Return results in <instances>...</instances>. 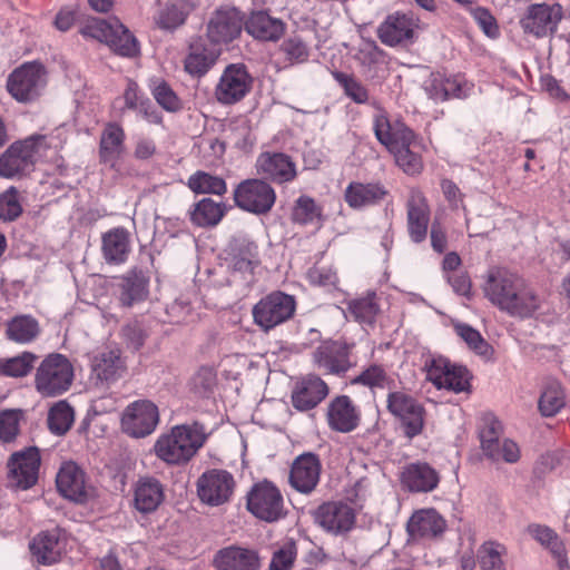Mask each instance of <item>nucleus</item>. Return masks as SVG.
Returning <instances> with one entry per match:
<instances>
[{
  "label": "nucleus",
  "mask_w": 570,
  "mask_h": 570,
  "mask_svg": "<svg viewBox=\"0 0 570 570\" xmlns=\"http://www.w3.org/2000/svg\"><path fill=\"white\" fill-rule=\"evenodd\" d=\"M529 533L551 553L563 546L557 532L547 525H530Z\"/></svg>",
  "instance_id": "0e129e2a"
},
{
  "label": "nucleus",
  "mask_w": 570,
  "mask_h": 570,
  "mask_svg": "<svg viewBox=\"0 0 570 570\" xmlns=\"http://www.w3.org/2000/svg\"><path fill=\"white\" fill-rule=\"evenodd\" d=\"M148 88L156 102L166 111L176 112L181 109L180 98L163 78L151 77L148 80Z\"/></svg>",
  "instance_id": "a18cd8bd"
},
{
  "label": "nucleus",
  "mask_w": 570,
  "mask_h": 570,
  "mask_svg": "<svg viewBox=\"0 0 570 570\" xmlns=\"http://www.w3.org/2000/svg\"><path fill=\"white\" fill-rule=\"evenodd\" d=\"M47 85V70L38 61L24 62L8 77L7 89L19 102L36 100Z\"/></svg>",
  "instance_id": "423d86ee"
},
{
  "label": "nucleus",
  "mask_w": 570,
  "mask_h": 570,
  "mask_svg": "<svg viewBox=\"0 0 570 570\" xmlns=\"http://www.w3.org/2000/svg\"><path fill=\"white\" fill-rule=\"evenodd\" d=\"M109 40V48L117 55L134 58L139 55V45L135 36L118 20Z\"/></svg>",
  "instance_id": "8fccbe9b"
},
{
  "label": "nucleus",
  "mask_w": 570,
  "mask_h": 570,
  "mask_svg": "<svg viewBox=\"0 0 570 570\" xmlns=\"http://www.w3.org/2000/svg\"><path fill=\"white\" fill-rule=\"evenodd\" d=\"M37 356L30 352H23L20 355L1 360L0 374L9 377H23L32 368Z\"/></svg>",
  "instance_id": "5fc2aeb1"
},
{
  "label": "nucleus",
  "mask_w": 570,
  "mask_h": 570,
  "mask_svg": "<svg viewBox=\"0 0 570 570\" xmlns=\"http://www.w3.org/2000/svg\"><path fill=\"white\" fill-rule=\"evenodd\" d=\"M373 127L377 140L394 155L396 164L406 174L414 175L422 170L421 156L411 149L414 132L409 127L403 122H390L382 111L374 116Z\"/></svg>",
  "instance_id": "7ed1b4c3"
},
{
  "label": "nucleus",
  "mask_w": 570,
  "mask_h": 570,
  "mask_svg": "<svg viewBox=\"0 0 570 570\" xmlns=\"http://www.w3.org/2000/svg\"><path fill=\"white\" fill-rule=\"evenodd\" d=\"M416 23L407 14L394 13L385 18L377 28L379 39L386 46L394 47L412 42Z\"/></svg>",
  "instance_id": "c85d7f7f"
},
{
  "label": "nucleus",
  "mask_w": 570,
  "mask_h": 570,
  "mask_svg": "<svg viewBox=\"0 0 570 570\" xmlns=\"http://www.w3.org/2000/svg\"><path fill=\"white\" fill-rule=\"evenodd\" d=\"M501 423L493 416L484 420V426L480 432L481 446L484 454L493 460H499Z\"/></svg>",
  "instance_id": "603ef678"
},
{
  "label": "nucleus",
  "mask_w": 570,
  "mask_h": 570,
  "mask_svg": "<svg viewBox=\"0 0 570 570\" xmlns=\"http://www.w3.org/2000/svg\"><path fill=\"white\" fill-rule=\"evenodd\" d=\"M40 454L37 448L13 453L8 461V478L12 487L27 490L38 480Z\"/></svg>",
  "instance_id": "f3484780"
},
{
  "label": "nucleus",
  "mask_w": 570,
  "mask_h": 570,
  "mask_svg": "<svg viewBox=\"0 0 570 570\" xmlns=\"http://www.w3.org/2000/svg\"><path fill=\"white\" fill-rule=\"evenodd\" d=\"M225 215V206L212 198H203L195 204L190 220L199 227L216 226Z\"/></svg>",
  "instance_id": "37998d69"
},
{
  "label": "nucleus",
  "mask_w": 570,
  "mask_h": 570,
  "mask_svg": "<svg viewBox=\"0 0 570 570\" xmlns=\"http://www.w3.org/2000/svg\"><path fill=\"white\" fill-rule=\"evenodd\" d=\"M314 363L330 374L347 372L354 362L350 358V346L337 341L322 343L313 353Z\"/></svg>",
  "instance_id": "b1692460"
},
{
  "label": "nucleus",
  "mask_w": 570,
  "mask_h": 570,
  "mask_svg": "<svg viewBox=\"0 0 570 570\" xmlns=\"http://www.w3.org/2000/svg\"><path fill=\"white\" fill-rule=\"evenodd\" d=\"M73 377L69 358L60 353H51L36 368L35 389L42 397H56L71 387Z\"/></svg>",
  "instance_id": "20e7f679"
},
{
  "label": "nucleus",
  "mask_w": 570,
  "mask_h": 570,
  "mask_svg": "<svg viewBox=\"0 0 570 570\" xmlns=\"http://www.w3.org/2000/svg\"><path fill=\"white\" fill-rule=\"evenodd\" d=\"M261 566L258 551L239 544L224 547L213 557L215 570H259Z\"/></svg>",
  "instance_id": "5701e85b"
},
{
  "label": "nucleus",
  "mask_w": 570,
  "mask_h": 570,
  "mask_svg": "<svg viewBox=\"0 0 570 570\" xmlns=\"http://www.w3.org/2000/svg\"><path fill=\"white\" fill-rule=\"evenodd\" d=\"M222 48L210 42L206 43V39L199 37L189 46V53L185 59V70L191 76H204L216 63Z\"/></svg>",
  "instance_id": "2f4dec72"
},
{
  "label": "nucleus",
  "mask_w": 570,
  "mask_h": 570,
  "mask_svg": "<svg viewBox=\"0 0 570 570\" xmlns=\"http://www.w3.org/2000/svg\"><path fill=\"white\" fill-rule=\"evenodd\" d=\"M125 151V131L118 125L109 122L100 136V161L115 167Z\"/></svg>",
  "instance_id": "e433bc0d"
},
{
  "label": "nucleus",
  "mask_w": 570,
  "mask_h": 570,
  "mask_svg": "<svg viewBox=\"0 0 570 570\" xmlns=\"http://www.w3.org/2000/svg\"><path fill=\"white\" fill-rule=\"evenodd\" d=\"M563 10L561 4L539 3L529 7L525 17L521 20L523 30L535 37H544L557 30L562 19Z\"/></svg>",
  "instance_id": "4be33fe9"
},
{
  "label": "nucleus",
  "mask_w": 570,
  "mask_h": 570,
  "mask_svg": "<svg viewBox=\"0 0 570 570\" xmlns=\"http://www.w3.org/2000/svg\"><path fill=\"white\" fill-rule=\"evenodd\" d=\"M401 482L411 492H431L439 482V473L425 462L410 463L401 473Z\"/></svg>",
  "instance_id": "f704fd0d"
},
{
  "label": "nucleus",
  "mask_w": 570,
  "mask_h": 570,
  "mask_svg": "<svg viewBox=\"0 0 570 570\" xmlns=\"http://www.w3.org/2000/svg\"><path fill=\"white\" fill-rule=\"evenodd\" d=\"M471 14L488 37L497 38L499 36L497 21L488 9L483 7L472 8Z\"/></svg>",
  "instance_id": "774afa93"
},
{
  "label": "nucleus",
  "mask_w": 570,
  "mask_h": 570,
  "mask_svg": "<svg viewBox=\"0 0 570 570\" xmlns=\"http://www.w3.org/2000/svg\"><path fill=\"white\" fill-rule=\"evenodd\" d=\"M387 195L389 190L380 181H352L347 185L344 191L345 202L353 209L375 206Z\"/></svg>",
  "instance_id": "473e14b6"
},
{
  "label": "nucleus",
  "mask_w": 570,
  "mask_h": 570,
  "mask_svg": "<svg viewBox=\"0 0 570 570\" xmlns=\"http://www.w3.org/2000/svg\"><path fill=\"white\" fill-rule=\"evenodd\" d=\"M227 262L234 281L239 278L245 285L255 281V269L261 261L258 246L246 235L234 236L227 247Z\"/></svg>",
  "instance_id": "0eeeda50"
},
{
  "label": "nucleus",
  "mask_w": 570,
  "mask_h": 570,
  "mask_svg": "<svg viewBox=\"0 0 570 570\" xmlns=\"http://www.w3.org/2000/svg\"><path fill=\"white\" fill-rule=\"evenodd\" d=\"M235 479L230 472L223 469L205 471L197 480V495L209 507H219L230 501L235 490Z\"/></svg>",
  "instance_id": "f8f14e48"
},
{
  "label": "nucleus",
  "mask_w": 570,
  "mask_h": 570,
  "mask_svg": "<svg viewBox=\"0 0 570 570\" xmlns=\"http://www.w3.org/2000/svg\"><path fill=\"white\" fill-rule=\"evenodd\" d=\"M75 421V411L65 400L56 402L48 412V428L56 435L68 432Z\"/></svg>",
  "instance_id": "49530a36"
},
{
  "label": "nucleus",
  "mask_w": 570,
  "mask_h": 570,
  "mask_svg": "<svg viewBox=\"0 0 570 570\" xmlns=\"http://www.w3.org/2000/svg\"><path fill=\"white\" fill-rule=\"evenodd\" d=\"M243 18L238 10L230 7L216 9L206 22V40L222 48L239 37Z\"/></svg>",
  "instance_id": "2eb2a0df"
},
{
  "label": "nucleus",
  "mask_w": 570,
  "mask_h": 570,
  "mask_svg": "<svg viewBox=\"0 0 570 570\" xmlns=\"http://www.w3.org/2000/svg\"><path fill=\"white\" fill-rule=\"evenodd\" d=\"M234 202L245 212L256 215L266 214L276 202V193L264 179H246L235 188Z\"/></svg>",
  "instance_id": "9b49d317"
},
{
  "label": "nucleus",
  "mask_w": 570,
  "mask_h": 570,
  "mask_svg": "<svg viewBox=\"0 0 570 570\" xmlns=\"http://www.w3.org/2000/svg\"><path fill=\"white\" fill-rule=\"evenodd\" d=\"M118 19H88L86 24L81 27L80 33L86 38H92L100 42L106 43L109 47V40L116 27Z\"/></svg>",
  "instance_id": "4d7b16f0"
},
{
  "label": "nucleus",
  "mask_w": 570,
  "mask_h": 570,
  "mask_svg": "<svg viewBox=\"0 0 570 570\" xmlns=\"http://www.w3.org/2000/svg\"><path fill=\"white\" fill-rule=\"evenodd\" d=\"M455 333L479 355H488L490 345L483 340L480 332L463 323L454 325Z\"/></svg>",
  "instance_id": "052dcab7"
},
{
  "label": "nucleus",
  "mask_w": 570,
  "mask_h": 570,
  "mask_svg": "<svg viewBox=\"0 0 570 570\" xmlns=\"http://www.w3.org/2000/svg\"><path fill=\"white\" fill-rule=\"evenodd\" d=\"M63 543L57 530L39 533L30 543V550L39 563L57 562L63 551Z\"/></svg>",
  "instance_id": "ea45409f"
},
{
  "label": "nucleus",
  "mask_w": 570,
  "mask_h": 570,
  "mask_svg": "<svg viewBox=\"0 0 570 570\" xmlns=\"http://www.w3.org/2000/svg\"><path fill=\"white\" fill-rule=\"evenodd\" d=\"M216 383V374L212 367H200L191 377L190 385L195 393L206 395Z\"/></svg>",
  "instance_id": "338daca9"
},
{
  "label": "nucleus",
  "mask_w": 570,
  "mask_h": 570,
  "mask_svg": "<svg viewBox=\"0 0 570 570\" xmlns=\"http://www.w3.org/2000/svg\"><path fill=\"white\" fill-rule=\"evenodd\" d=\"M22 213L21 204L18 199V190L10 187L0 194V220L12 222Z\"/></svg>",
  "instance_id": "680f3d73"
},
{
  "label": "nucleus",
  "mask_w": 570,
  "mask_h": 570,
  "mask_svg": "<svg viewBox=\"0 0 570 570\" xmlns=\"http://www.w3.org/2000/svg\"><path fill=\"white\" fill-rule=\"evenodd\" d=\"M158 406L150 400H137L129 403L120 416L124 433L130 438L142 439L153 434L159 424Z\"/></svg>",
  "instance_id": "6e6552de"
},
{
  "label": "nucleus",
  "mask_w": 570,
  "mask_h": 570,
  "mask_svg": "<svg viewBox=\"0 0 570 570\" xmlns=\"http://www.w3.org/2000/svg\"><path fill=\"white\" fill-rule=\"evenodd\" d=\"M246 508L257 519L276 522L285 517V503L281 490L267 480L255 483L246 495Z\"/></svg>",
  "instance_id": "39448f33"
},
{
  "label": "nucleus",
  "mask_w": 570,
  "mask_h": 570,
  "mask_svg": "<svg viewBox=\"0 0 570 570\" xmlns=\"http://www.w3.org/2000/svg\"><path fill=\"white\" fill-rule=\"evenodd\" d=\"M325 416L332 431L350 433L360 425L361 410L350 396L338 395L328 402Z\"/></svg>",
  "instance_id": "aec40b11"
},
{
  "label": "nucleus",
  "mask_w": 570,
  "mask_h": 570,
  "mask_svg": "<svg viewBox=\"0 0 570 570\" xmlns=\"http://www.w3.org/2000/svg\"><path fill=\"white\" fill-rule=\"evenodd\" d=\"M55 149L46 135L33 134L10 144L0 154V177L21 179L29 176L36 165L50 157Z\"/></svg>",
  "instance_id": "f257e3e1"
},
{
  "label": "nucleus",
  "mask_w": 570,
  "mask_h": 570,
  "mask_svg": "<svg viewBox=\"0 0 570 570\" xmlns=\"http://www.w3.org/2000/svg\"><path fill=\"white\" fill-rule=\"evenodd\" d=\"M347 308L358 323L373 324L380 312L376 293L368 292L365 296L352 299Z\"/></svg>",
  "instance_id": "09e8293b"
},
{
  "label": "nucleus",
  "mask_w": 570,
  "mask_h": 570,
  "mask_svg": "<svg viewBox=\"0 0 570 570\" xmlns=\"http://www.w3.org/2000/svg\"><path fill=\"white\" fill-rule=\"evenodd\" d=\"M333 77L354 102L365 104L367 101L368 91L356 78L340 71L334 72Z\"/></svg>",
  "instance_id": "bf43d9fd"
},
{
  "label": "nucleus",
  "mask_w": 570,
  "mask_h": 570,
  "mask_svg": "<svg viewBox=\"0 0 570 570\" xmlns=\"http://www.w3.org/2000/svg\"><path fill=\"white\" fill-rule=\"evenodd\" d=\"M315 524L333 535H344L352 531L356 523L355 509L342 500L327 501L313 512Z\"/></svg>",
  "instance_id": "ddd939ff"
},
{
  "label": "nucleus",
  "mask_w": 570,
  "mask_h": 570,
  "mask_svg": "<svg viewBox=\"0 0 570 570\" xmlns=\"http://www.w3.org/2000/svg\"><path fill=\"white\" fill-rule=\"evenodd\" d=\"M279 52L284 55L285 62L288 66L303 63L309 57L307 45L297 36L285 39L279 46Z\"/></svg>",
  "instance_id": "13d9d810"
},
{
  "label": "nucleus",
  "mask_w": 570,
  "mask_h": 570,
  "mask_svg": "<svg viewBox=\"0 0 570 570\" xmlns=\"http://www.w3.org/2000/svg\"><path fill=\"white\" fill-rule=\"evenodd\" d=\"M445 528V520L432 508L415 511L406 524V531L413 541L435 539L444 532Z\"/></svg>",
  "instance_id": "cd10ccee"
},
{
  "label": "nucleus",
  "mask_w": 570,
  "mask_h": 570,
  "mask_svg": "<svg viewBox=\"0 0 570 570\" xmlns=\"http://www.w3.org/2000/svg\"><path fill=\"white\" fill-rule=\"evenodd\" d=\"M57 488L67 499L75 502H85L88 490L83 471L73 462L62 464L57 474Z\"/></svg>",
  "instance_id": "72a5a7b5"
},
{
  "label": "nucleus",
  "mask_w": 570,
  "mask_h": 570,
  "mask_svg": "<svg viewBox=\"0 0 570 570\" xmlns=\"http://www.w3.org/2000/svg\"><path fill=\"white\" fill-rule=\"evenodd\" d=\"M292 220L299 225H321L322 207L312 197L299 196L293 206Z\"/></svg>",
  "instance_id": "de8ad7c7"
},
{
  "label": "nucleus",
  "mask_w": 570,
  "mask_h": 570,
  "mask_svg": "<svg viewBox=\"0 0 570 570\" xmlns=\"http://www.w3.org/2000/svg\"><path fill=\"white\" fill-rule=\"evenodd\" d=\"M386 406L389 412L395 416L407 438L419 435L424 426V409L410 394L395 391L387 394Z\"/></svg>",
  "instance_id": "4468645a"
},
{
  "label": "nucleus",
  "mask_w": 570,
  "mask_h": 570,
  "mask_svg": "<svg viewBox=\"0 0 570 570\" xmlns=\"http://www.w3.org/2000/svg\"><path fill=\"white\" fill-rule=\"evenodd\" d=\"M20 412L4 411L0 414V440L12 441L19 433Z\"/></svg>",
  "instance_id": "69168bd1"
},
{
  "label": "nucleus",
  "mask_w": 570,
  "mask_h": 570,
  "mask_svg": "<svg viewBox=\"0 0 570 570\" xmlns=\"http://www.w3.org/2000/svg\"><path fill=\"white\" fill-rule=\"evenodd\" d=\"M330 387L320 376L309 374L296 382L292 391V404L301 412L316 407L326 399Z\"/></svg>",
  "instance_id": "393cba45"
},
{
  "label": "nucleus",
  "mask_w": 570,
  "mask_h": 570,
  "mask_svg": "<svg viewBox=\"0 0 570 570\" xmlns=\"http://www.w3.org/2000/svg\"><path fill=\"white\" fill-rule=\"evenodd\" d=\"M165 501V487L154 476H141L132 487V508L147 515L157 511Z\"/></svg>",
  "instance_id": "a878e982"
},
{
  "label": "nucleus",
  "mask_w": 570,
  "mask_h": 570,
  "mask_svg": "<svg viewBox=\"0 0 570 570\" xmlns=\"http://www.w3.org/2000/svg\"><path fill=\"white\" fill-rule=\"evenodd\" d=\"M406 209L409 235L413 242L421 243L428 234L430 208L426 198L419 189H411Z\"/></svg>",
  "instance_id": "7c9ffc66"
},
{
  "label": "nucleus",
  "mask_w": 570,
  "mask_h": 570,
  "mask_svg": "<svg viewBox=\"0 0 570 570\" xmlns=\"http://www.w3.org/2000/svg\"><path fill=\"white\" fill-rule=\"evenodd\" d=\"M6 334L16 343H30L39 334V324L32 316L19 315L8 322Z\"/></svg>",
  "instance_id": "c03bdc74"
},
{
  "label": "nucleus",
  "mask_w": 570,
  "mask_h": 570,
  "mask_svg": "<svg viewBox=\"0 0 570 570\" xmlns=\"http://www.w3.org/2000/svg\"><path fill=\"white\" fill-rule=\"evenodd\" d=\"M256 173L276 184L293 181L297 176L296 164L284 153L264 151L255 163Z\"/></svg>",
  "instance_id": "a211bd4d"
},
{
  "label": "nucleus",
  "mask_w": 570,
  "mask_h": 570,
  "mask_svg": "<svg viewBox=\"0 0 570 570\" xmlns=\"http://www.w3.org/2000/svg\"><path fill=\"white\" fill-rule=\"evenodd\" d=\"M130 234L124 227H115L101 236V253L110 265L124 264L130 253Z\"/></svg>",
  "instance_id": "c9c22d12"
},
{
  "label": "nucleus",
  "mask_w": 570,
  "mask_h": 570,
  "mask_svg": "<svg viewBox=\"0 0 570 570\" xmlns=\"http://www.w3.org/2000/svg\"><path fill=\"white\" fill-rule=\"evenodd\" d=\"M507 549L494 541L484 542L478 550V559L481 570H507L503 557Z\"/></svg>",
  "instance_id": "3c124183"
},
{
  "label": "nucleus",
  "mask_w": 570,
  "mask_h": 570,
  "mask_svg": "<svg viewBox=\"0 0 570 570\" xmlns=\"http://www.w3.org/2000/svg\"><path fill=\"white\" fill-rule=\"evenodd\" d=\"M188 187L196 194L224 195L227 190L226 183L218 176L198 170L188 178Z\"/></svg>",
  "instance_id": "864d4df0"
},
{
  "label": "nucleus",
  "mask_w": 570,
  "mask_h": 570,
  "mask_svg": "<svg viewBox=\"0 0 570 570\" xmlns=\"http://www.w3.org/2000/svg\"><path fill=\"white\" fill-rule=\"evenodd\" d=\"M502 312L511 317L525 320L542 309L544 299L520 276Z\"/></svg>",
  "instance_id": "412c9836"
},
{
  "label": "nucleus",
  "mask_w": 570,
  "mask_h": 570,
  "mask_svg": "<svg viewBox=\"0 0 570 570\" xmlns=\"http://www.w3.org/2000/svg\"><path fill=\"white\" fill-rule=\"evenodd\" d=\"M426 379L438 390L445 389L454 393L469 392L471 375L466 367L452 364L442 356L425 361Z\"/></svg>",
  "instance_id": "9d476101"
},
{
  "label": "nucleus",
  "mask_w": 570,
  "mask_h": 570,
  "mask_svg": "<svg viewBox=\"0 0 570 570\" xmlns=\"http://www.w3.org/2000/svg\"><path fill=\"white\" fill-rule=\"evenodd\" d=\"M322 463L312 452H306L294 459L288 481L291 487L299 493L309 494L317 487L321 478Z\"/></svg>",
  "instance_id": "6ab92c4d"
},
{
  "label": "nucleus",
  "mask_w": 570,
  "mask_h": 570,
  "mask_svg": "<svg viewBox=\"0 0 570 570\" xmlns=\"http://www.w3.org/2000/svg\"><path fill=\"white\" fill-rule=\"evenodd\" d=\"M148 283L146 278L137 273L130 272L121 277L119 284V302L125 307L144 301L148 295Z\"/></svg>",
  "instance_id": "a19ab883"
},
{
  "label": "nucleus",
  "mask_w": 570,
  "mask_h": 570,
  "mask_svg": "<svg viewBox=\"0 0 570 570\" xmlns=\"http://www.w3.org/2000/svg\"><path fill=\"white\" fill-rule=\"evenodd\" d=\"M91 377L96 383L110 384L125 371L124 361L118 348L106 347L91 357Z\"/></svg>",
  "instance_id": "c756f323"
},
{
  "label": "nucleus",
  "mask_w": 570,
  "mask_h": 570,
  "mask_svg": "<svg viewBox=\"0 0 570 570\" xmlns=\"http://www.w3.org/2000/svg\"><path fill=\"white\" fill-rule=\"evenodd\" d=\"M206 440L207 434L203 424H179L158 436L154 452L167 464L183 465L196 455Z\"/></svg>",
  "instance_id": "f03ea898"
},
{
  "label": "nucleus",
  "mask_w": 570,
  "mask_h": 570,
  "mask_svg": "<svg viewBox=\"0 0 570 570\" xmlns=\"http://www.w3.org/2000/svg\"><path fill=\"white\" fill-rule=\"evenodd\" d=\"M296 309L294 296L276 291L255 304L253 317L256 325L269 331L293 317Z\"/></svg>",
  "instance_id": "1a4fd4ad"
},
{
  "label": "nucleus",
  "mask_w": 570,
  "mask_h": 570,
  "mask_svg": "<svg viewBox=\"0 0 570 570\" xmlns=\"http://www.w3.org/2000/svg\"><path fill=\"white\" fill-rule=\"evenodd\" d=\"M352 383L370 389H391L394 381L381 365L373 364L362 371Z\"/></svg>",
  "instance_id": "6e6d98bb"
},
{
  "label": "nucleus",
  "mask_w": 570,
  "mask_h": 570,
  "mask_svg": "<svg viewBox=\"0 0 570 570\" xmlns=\"http://www.w3.org/2000/svg\"><path fill=\"white\" fill-rule=\"evenodd\" d=\"M245 30L257 40L277 41L285 31V24L264 11H257L245 22Z\"/></svg>",
  "instance_id": "4c0bfd02"
},
{
  "label": "nucleus",
  "mask_w": 570,
  "mask_h": 570,
  "mask_svg": "<svg viewBox=\"0 0 570 570\" xmlns=\"http://www.w3.org/2000/svg\"><path fill=\"white\" fill-rule=\"evenodd\" d=\"M519 278L520 275L503 268L489 271L482 286L484 296L502 312Z\"/></svg>",
  "instance_id": "bb28decb"
},
{
  "label": "nucleus",
  "mask_w": 570,
  "mask_h": 570,
  "mask_svg": "<svg viewBox=\"0 0 570 570\" xmlns=\"http://www.w3.org/2000/svg\"><path fill=\"white\" fill-rule=\"evenodd\" d=\"M253 77L243 63L228 65L216 87L215 97L223 105H233L240 101L252 89Z\"/></svg>",
  "instance_id": "dca6fc26"
},
{
  "label": "nucleus",
  "mask_w": 570,
  "mask_h": 570,
  "mask_svg": "<svg viewBox=\"0 0 570 570\" xmlns=\"http://www.w3.org/2000/svg\"><path fill=\"white\" fill-rule=\"evenodd\" d=\"M297 549L293 541L285 542L272 557L269 570H291L296 559Z\"/></svg>",
  "instance_id": "e2e57ef3"
},
{
  "label": "nucleus",
  "mask_w": 570,
  "mask_h": 570,
  "mask_svg": "<svg viewBox=\"0 0 570 570\" xmlns=\"http://www.w3.org/2000/svg\"><path fill=\"white\" fill-rule=\"evenodd\" d=\"M197 6L198 0H167L156 17V23L165 30L176 29L185 23Z\"/></svg>",
  "instance_id": "58836bf2"
},
{
  "label": "nucleus",
  "mask_w": 570,
  "mask_h": 570,
  "mask_svg": "<svg viewBox=\"0 0 570 570\" xmlns=\"http://www.w3.org/2000/svg\"><path fill=\"white\" fill-rule=\"evenodd\" d=\"M566 405V393L556 380H549L544 383L539 401L538 409L542 416L552 417L557 415Z\"/></svg>",
  "instance_id": "79ce46f5"
}]
</instances>
